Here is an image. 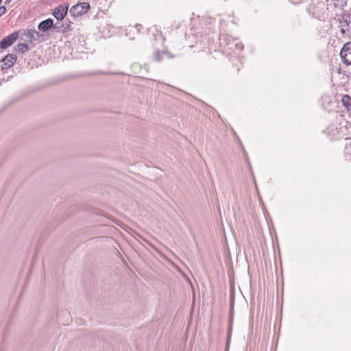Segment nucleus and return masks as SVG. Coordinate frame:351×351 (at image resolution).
Listing matches in <instances>:
<instances>
[{
    "label": "nucleus",
    "instance_id": "nucleus-1",
    "mask_svg": "<svg viewBox=\"0 0 351 351\" xmlns=\"http://www.w3.org/2000/svg\"><path fill=\"white\" fill-rule=\"evenodd\" d=\"M219 40L221 45H223L224 43L228 50L241 51L243 48V45L241 43H240L237 39L235 40L230 36H225L222 38H220Z\"/></svg>",
    "mask_w": 351,
    "mask_h": 351
},
{
    "label": "nucleus",
    "instance_id": "nucleus-2",
    "mask_svg": "<svg viewBox=\"0 0 351 351\" xmlns=\"http://www.w3.org/2000/svg\"><path fill=\"white\" fill-rule=\"evenodd\" d=\"M90 9V4L88 2H83L74 5L70 9V14L73 16H81Z\"/></svg>",
    "mask_w": 351,
    "mask_h": 351
},
{
    "label": "nucleus",
    "instance_id": "nucleus-3",
    "mask_svg": "<svg viewBox=\"0 0 351 351\" xmlns=\"http://www.w3.org/2000/svg\"><path fill=\"white\" fill-rule=\"evenodd\" d=\"M41 36L39 32L34 29H27L21 34V40L25 43H32L33 40H37Z\"/></svg>",
    "mask_w": 351,
    "mask_h": 351
},
{
    "label": "nucleus",
    "instance_id": "nucleus-4",
    "mask_svg": "<svg viewBox=\"0 0 351 351\" xmlns=\"http://www.w3.org/2000/svg\"><path fill=\"white\" fill-rule=\"evenodd\" d=\"M340 56L344 64H351V42H348L343 45Z\"/></svg>",
    "mask_w": 351,
    "mask_h": 351
},
{
    "label": "nucleus",
    "instance_id": "nucleus-5",
    "mask_svg": "<svg viewBox=\"0 0 351 351\" xmlns=\"http://www.w3.org/2000/svg\"><path fill=\"white\" fill-rule=\"evenodd\" d=\"M16 60V56L14 54H8L0 60V70L10 69L13 66Z\"/></svg>",
    "mask_w": 351,
    "mask_h": 351
},
{
    "label": "nucleus",
    "instance_id": "nucleus-6",
    "mask_svg": "<svg viewBox=\"0 0 351 351\" xmlns=\"http://www.w3.org/2000/svg\"><path fill=\"white\" fill-rule=\"evenodd\" d=\"M19 38V33L13 32L6 37L3 38L0 42V47L1 49H6L11 46Z\"/></svg>",
    "mask_w": 351,
    "mask_h": 351
},
{
    "label": "nucleus",
    "instance_id": "nucleus-7",
    "mask_svg": "<svg viewBox=\"0 0 351 351\" xmlns=\"http://www.w3.org/2000/svg\"><path fill=\"white\" fill-rule=\"evenodd\" d=\"M341 33L343 36H351V27L350 25V23L351 21H348L343 17L339 19Z\"/></svg>",
    "mask_w": 351,
    "mask_h": 351
},
{
    "label": "nucleus",
    "instance_id": "nucleus-8",
    "mask_svg": "<svg viewBox=\"0 0 351 351\" xmlns=\"http://www.w3.org/2000/svg\"><path fill=\"white\" fill-rule=\"evenodd\" d=\"M68 12V5H60L54 8L52 15L58 21L62 20Z\"/></svg>",
    "mask_w": 351,
    "mask_h": 351
},
{
    "label": "nucleus",
    "instance_id": "nucleus-9",
    "mask_svg": "<svg viewBox=\"0 0 351 351\" xmlns=\"http://www.w3.org/2000/svg\"><path fill=\"white\" fill-rule=\"evenodd\" d=\"M52 27H54L55 29L56 28V27L53 25V20L51 19H47L43 21L38 25V29L44 32L48 31Z\"/></svg>",
    "mask_w": 351,
    "mask_h": 351
},
{
    "label": "nucleus",
    "instance_id": "nucleus-10",
    "mask_svg": "<svg viewBox=\"0 0 351 351\" xmlns=\"http://www.w3.org/2000/svg\"><path fill=\"white\" fill-rule=\"evenodd\" d=\"M341 101L348 111H351V97L348 95L343 96Z\"/></svg>",
    "mask_w": 351,
    "mask_h": 351
},
{
    "label": "nucleus",
    "instance_id": "nucleus-11",
    "mask_svg": "<svg viewBox=\"0 0 351 351\" xmlns=\"http://www.w3.org/2000/svg\"><path fill=\"white\" fill-rule=\"evenodd\" d=\"M29 49V47L28 45L27 44V43H25V42L24 43L19 44L16 46V48L15 49V50L16 51L21 53L28 51Z\"/></svg>",
    "mask_w": 351,
    "mask_h": 351
},
{
    "label": "nucleus",
    "instance_id": "nucleus-12",
    "mask_svg": "<svg viewBox=\"0 0 351 351\" xmlns=\"http://www.w3.org/2000/svg\"><path fill=\"white\" fill-rule=\"evenodd\" d=\"M166 54L165 51H157L154 54V60L156 62H160L163 59V56Z\"/></svg>",
    "mask_w": 351,
    "mask_h": 351
},
{
    "label": "nucleus",
    "instance_id": "nucleus-13",
    "mask_svg": "<svg viewBox=\"0 0 351 351\" xmlns=\"http://www.w3.org/2000/svg\"><path fill=\"white\" fill-rule=\"evenodd\" d=\"M5 10H6L5 7H4V6H1V7H0V16H1L3 14H4V13H5Z\"/></svg>",
    "mask_w": 351,
    "mask_h": 351
},
{
    "label": "nucleus",
    "instance_id": "nucleus-14",
    "mask_svg": "<svg viewBox=\"0 0 351 351\" xmlns=\"http://www.w3.org/2000/svg\"><path fill=\"white\" fill-rule=\"evenodd\" d=\"M293 4H298L302 2V0H289Z\"/></svg>",
    "mask_w": 351,
    "mask_h": 351
},
{
    "label": "nucleus",
    "instance_id": "nucleus-15",
    "mask_svg": "<svg viewBox=\"0 0 351 351\" xmlns=\"http://www.w3.org/2000/svg\"><path fill=\"white\" fill-rule=\"evenodd\" d=\"M2 0H0V3L1 2Z\"/></svg>",
    "mask_w": 351,
    "mask_h": 351
}]
</instances>
